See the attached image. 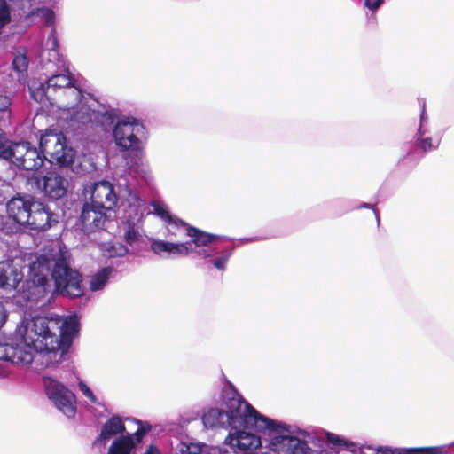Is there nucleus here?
Listing matches in <instances>:
<instances>
[{
    "label": "nucleus",
    "mask_w": 454,
    "mask_h": 454,
    "mask_svg": "<svg viewBox=\"0 0 454 454\" xmlns=\"http://www.w3.org/2000/svg\"><path fill=\"white\" fill-rule=\"evenodd\" d=\"M58 48V38L52 30L46 48L39 54V65L44 78L32 81L28 89L31 98L36 102L55 106L60 110H71L82 102V94L74 84Z\"/></svg>",
    "instance_id": "1"
},
{
    "label": "nucleus",
    "mask_w": 454,
    "mask_h": 454,
    "mask_svg": "<svg viewBox=\"0 0 454 454\" xmlns=\"http://www.w3.org/2000/svg\"><path fill=\"white\" fill-rule=\"evenodd\" d=\"M266 420V427L259 432L268 434L270 450L278 454H332L326 450L329 444L351 451L357 448L356 442L333 433L324 431L323 436L268 417Z\"/></svg>",
    "instance_id": "2"
},
{
    "label": "nucleus",
    "mask_w": 454,
    "mask_h": 454,
    "mask_svg": "<svg viewBox=\"0 0 454 454\" xmlns=\"http://www.w3.org/2000/svg\"><path fill=\"white\" fill-rule=\"evenodd\" d=\"M222 408H210L202 415L207 428H231L240 427L257 431L266 427V416L247 403L232 386L225 387L221 397Z\"/></svg>",
    "instance_id": "3"
},
{
    "label": "nucleus",
    "mask_w": 454,
    "mask_h": 454,
    "mask_svg": "<svg viewBox=\"0 0 454 454\" xmlns=\"http://www.w3.org/2000/svg\"><path fill=\"white\" fill-rule=\"evenodd\" d=\"M59 322L55 318L35 317L25 318L18 326L15 336L6 342L0 343V358L8 354L23 351L25 360L32 359L31 351L48 348L50 345L60 346L59 340Z\"/></svg>",
    "instance_id": "4"
},
{
    "label": "nucleus",
    "mask_w": 454,
    "mask_h": 454,
    "mask_svg": "<svg viewBox=\"0 0 454 454\" xmlns=\"http://www.w3.org/2000/svg\"><path fill=\"white\" fill-rule=\"evenodd\" d=\"M0 158L10 161L18 168L27 171L38 170L44 159L41 151L28 142L14 143L0 136Z\"/></svg>",
    "instance_id": "5"
},
{
    "label": "nucleus",
    "mask_w": 454,
    "mask_h": 454,
    "mask_svg": "<svg viewBox=\"0 0 454 454\" xmlns=\"http://www.w3.org/2000/svg\"><path fill=\"white\" fill-rule=\"evenodd\" d=\"M67 257V252L60 250L51 270V278L57 293L66 297L77 298L83 294L82 275L69 265Z\"/></svg>",
    "instance_id": "6"
},
{
    "label": "nucleus",
    "mask_w": 454,
    "mask_h": 454,
    "mask_svg": "<svg viewBox=\"0 0 454 454\" xmlns=\"http://www.w3.org/2000/svg\"><path fill=\"white\" fill-rule=\"evenodd\" d=\"M39 146L44 160L59 167H69L74 162L76 152L67 145L62 133L46 131L40 137Z\"/></svg>",
    "instance_id": "7"
},
{
    "label": "nucleus",
    "mask_w": 454,
    "mask_h": 454,
    "mask_svg": "<svg viewBox=\"0 0 454 454\" xmlns=\"http://www.w3.org/2000/svg\"><path fill=\"white\" fill-rule=\"evenodd\" d=\"M116 145L122 151H135L141 154L143 140L145 137L144 124L132 116H123L117 120L113 129Z\"/></svg>",
    "instance_id": "8"
},
{
    "label": "nucleus",
    "mask_w": 454,
    "mask_h": 454,
    "mask_svg": "<svg viewBox=\"0 0 454 454\" xmlns=\"http://www.w3.org/2000/svg\"><path fill=\"white\" fill-rule=\"evenodd\" d=\"M67 350L61 346L55 347L50 345L48 348H38V350H32V359L25 360V353L23 351H16V353L8 354L6 358H0V360L7 361L17 365H31L34 371L39 372L49 367L55 366L59 363Z\"/></svg>",
    "instance_id": "9"
},
{
    "label": "nucleus",
    "mask_w": 454,
    "mask_h": 454,
    "mask_svg": "<svg viewBox=\"0 0 454 454\" xmlns=\"http://www.w3.org/2000/svg\"><path fill=\"white\" fill-rule=\"evenodd\" d=\"M50 270L46 259L37 258L29 264L27 278L23 285V292L27 300L38 302L51 293V286L48 279Z\"/></svg>",
    "instance_id": "10"
},
{
    "label": "nucleus",
    "mask_w": 454,
    "mask_h": 454,
    "mask_svg": "<svg viewBox=\"0 0 454 454\" xmlns=\"http://www.w3.org/2000/svg\"><path fill=\"white\" fill-rule=\"evenodd\" d=\"M43 384L45 394L54 406L67 418L76 413V399L74 394L59 380L44 376Z\"/></svg>",
    "instance_id": "11"
},
{
    "label": "nucleus",
    "mask_w": 454,
    "mask_h": 454,
    "mask_svg": "<svg viewBox=\"0 0 454 454\" xmlns=\"http://www.w3.org/2000/svg\"><path fill=\"white\" fill-rule=\"evenodd\" d=\"M82 194L84 202L97 208L112 210L117 202L114 185L106 180L86 184Z\"/></svg>",
    "instance_id": "12"
},
{
    "label": "nucleus",
    "mask_w": 454,
    "mask_h": 454,
    "mask_svg": "<svg viewBox=\"0 0 454 454\" xmlns=\"http://www.w3.org/2000/svg\"><path fill=\"white\" fill-rule=\"evenodd\" d=\"M35 184L44 196L51 200L63 198L69 185L68 180L56 171H50L43 176L36 178Z\"/></svg>",
    "instance_id": "13"
},
{
    "label": "nucleus",
    "mask_w": 454,
    "mask_h": 454,
    "mask_svg": "<svg viewBox=\"0 0 454 454\" xmlns=\"http://www.w3.org/2000/svg\"><path fill=\"white\" fill-rule=\"evenodd\" d=\"M29 221L26 222L25 226L34 231H45L49 229L53 223H57V215L41 201L34 200L29 207Z\"/></svg>",
    "instance_id": "14"
},
{
    "label": "nucleus",
    "mask_w": 454,
    "mask_h": 454,
    "mask_svg": "<svg viewBox=\"0 0 454 454\" xmlns=\"http://www.w3.org/2000/svg\"><path fill=\"white\" fill-rule=\"evenodd\" d=\"M139 203L137 205V207H133V209L129 208L126 212L127 223L124 231V239L130 246L134 245L140 239V223L145 215L148 214L146 202Z\"/></svg>",
    "instance_id": "15"
},
{
    "label": "nucleus",
    "mask_w": 454,
    "mask_h": 454,
    "mask_svg": "<svg viewBox=\"0 0 454 454\" xmlns=\"http://www.w3.org/2000/svg\"><path fill=\"white\" fill-rule=\"evenodd\" d=\"M107 211L109 210L105 208H97L93 205L83 202L80 216L82 230L87 234L102 230L107 219Z\"/></svg>",
    "instance_id": "16"
},
{
    "label": "nucleus",
    "mask_w": 454,
    "mask_h": 454,
    "mask_svg": "<svg viewBox=\"0 0 454 454\" xmlns=\"http://www.w3.org/2000/svg\"><path fill=\"white\" fill-rule=\"evenodd\" d=\"M234 452L244 451L251 452L262 445L261 438L254 433L243 430H236L230 433L225 440Z\"/></svg>",
    "instance_id": "17"
},
{
    "label": "nucleus",
    "mask_w": 454,
    "mask_h": 454,
    "mask_svg": "<svg viewBox=\"0 0 454 454\" xmlns=\"http://www.w3.org/2000/svg\"><path fill=\"white\" fill-rule=\"evenodd\" d=\"M24 278L20 267L12 261L0 262V288L4 291L18 289Z\"/></svg>",
    "instance_id": "18"
},
{
    "label": "nucleus",
    "mask_w": 454,
    "mask_h": 454,
    "mask_svg": "<svg viewBox=\"0 0 454 454\" xmlns=\"http://www.w3.org/2000/svg\"><path fill=\"white\" fill-rule=\"evenodd\" d=\"M32 199L23 197H13L6 203V212L9 218L20 225L26 224L29 221V207L32 205Z\"/></svg>",
    "instance_id": "19"
},
{
    "label": "nucleus",
    "mask_w": 454,
    "mask_h": 454,
    "mask_svg": "<svg viewBox=\"0 0 454 454\" xmlns=\"http://www.w3.org/2000/svg\"><path fill=\"white\" fill-rule=\"evenodd\" d=\"M126 427L122 419L118 415H113L101 427L100 434L94 440V446H106V442L117 435H122Z\"/></svg>",
    "instance_id": "20"
},
{
    "label": "nucleus",
    "mask_w": 454,
    "mask_h": 454,
    "mask_svg": "<svg viewBox=\"0 0 454 454\" xmlns=\"http://www.w3.org/2000/svg\"><path fill=\"white\" fill-rule=\"evenodd\" d=\"M129 176V174H123L114 178V185L118 189L117 198L120 197L125 200L129 203V208L133 209V207H137V205L140 204L139 202L145 201L138 198L135 190L134 180H130Z\"/></svg>",
    "instance_id": "21"
},
{
    "label": "nucleus",
    "mask_w": 454,
    "mask_h": 454,
    "mask_svg": "<svg viewBox=\"0 0 454 454\" xmlns=\"http://www.w3.org/2000/svg\"><path fill=\"white\" fill-rule=\"evenodd\" d=\"M144 434L145 432L137 430L134 434L116 437L109 446L107 454H131Z\"/></svg>",
    "instance_id": "22"
},
{
    "label": "nucleus",
    "mask_w": 454,
    "mask_h": 454,
    "mask_svg": "<svg viewBox=\"0 0 454 454\" xmlns=\"http://www.w3.org/2000/svg\"><path fill=\"white\" fill-rule=\"evenodd\" d=\"M177 233H179L177 237L186 235L192 238V245L194 244V247H192V249H198L202 247L209 246L220 239L218 236L212 235L201 231L197 228L192 227L186 223L185 226H182Z\"/></svg>",
    "instance_id": "23"
},
{
    "label": "nucleus",
    "mask_w": 454,
    "mask_h": 454,
    "mask_svg": "<svg viewBox=\"0 0 454 454\" xmlns=\"http://www.w3.org/2000/svg\"><path fill=\"white\" fill-rule=\"evenodd\" d=\"M59 322V340L60 346L67 350L74 335L79 330V321L75 315L67 317L65 320L56 319Z\"/></svg>",
    "instance_id": "24"
},
{
    "label": "nucleus",
    "mask_w": 454,
    "mask_h": 454,
    "mask_svg": "<svg viewBox=\"0 0 454 454\" xmlns=\"http://www.w3.org/2000/svg\"><path fill=\"white\" fill-rule=\"evenodd\" d=\"M152 205L153 207L154 214L168 223V227L167 228L168 233V236L177 237L179 235L177 232L180 231L182 226H185V222L171 215L160 203L153 202Z\"/></svg>",
    "instance_id": "25"
},
{
    "label": "nucleus",
    "mask_w": 454,
    "mask_h": 454,
    "mask_svg": "<svg viewBox=\"0 0 454 454\" xmlns=\"http://www.w3.org/2000/svg\"><path fill=\"white\" fill-rule=\"evenodd\" d=\"M365 450H372L373 454H427L428 452L427 450L418 449V447L400 448L384 445L372 446L366 444L360 446L362 453H364Z\"/></svg>",
    "instance_id": "26"
},
{
    "label": "nucleus",
    "mask_w": 454,
    "mask_h": 454,
    "mask_svg": "<svg viewBox=\"0 0 454 454\" xmlns=\"http://www.w3.org/2000/svg\"><path fill=\"white\" fill-rule=\"evenodd\" d=\"M427 127H419L415 136L417 146L424 152L436 150L441 143V137L430 136Z\"/></svg>",
    "instance_id": "27"
},
{
    "label": "nucleus",
    "mask_w": 454,
    "mask_h": 454,
    "mask_svg": "<svg viewBox=\"0 0 454 454\" xmlns=\"http://www.w3.org/2000/svg\"><path fill=\"white\" fill-rule=\"evenodd\" d=\"M27 15L29 17H35V18L38 19L39 21L43 22L44 26L51 27V31L54 30L56 32V29L54 28L56 15L52 9H51L49 7H44V6L35 7V8H32L30 11H28ZM51 32H50L47 39H49V36L51 35ZM55 35L57 36L56 33H55ZM46 41H48V40H46ZM46 43H47V42H45L42 51L46 48Z\"/></svg>",
    "instance_id": "28"
},
{
    "label": "nucleus",
    "mask_w": 454,
    "mask_h": 454,
    "mask_svg": "<svg viewBox=\"0 0 454 454\" xmlns=\"http://www.w3.org/2000/svg\"><path fill=\"white\" fill-rule=\"evenodd\" d=\"M112 273H113L112 267H105V268H102L99 270H98L95 274H93L90 277V291L91 292L102 291L106 287Z\"/></svg>",
    "instance_id": "29"
},
{
    "label": "nucleus",
    "mask_w": 454,
    "mask_h": 454,
    "mask_svg": "<svg viewBox=\"0 0 454 454\" xmlns=\"http://www.w3.org/2000/svg\"><path fill=\"white\" fill-rule=\"evenodd\" d=\"M204 447H206L204 443L194 442L189 439L178 441L175 445L173 444L171 454H200Z\"/></svg>",
    "instance_id": "30"
},
{
    "label": "nucleus",
    "mask_w": 454,
    "mask_h": 454,
    "mask_svg": "<svg viewBox=\"0 0 454 454\" xmlns=\"http://www.w3.org/2000/svg\"><path fill=\"white\" fill-rule=\"evenodd\" d=\"M79 105V109L72 114L71 121L82 125L88 123L93 124L95 110H92L89 106L82 102Z\"/></svg>",
    "instance_id": "31"
},
{
    "label": "nucleus",
    "mask_w": 454,
    "mask_h": 454,
    "mask_svg": "<svg viewBox=\"0 0 454 454\" xmlns=\"http://www.w3.org/2000/svg\"><path fill=\"white\" fill-rule=\"evenodd\" d=\"M28 58L25 53H18L12 60L13 70L18 74L20 82H25L27 77Z\"/></svg>",
    "instance_id": "32"
},
{
    "label": "nucleus",
    "mask_w": 454,
    "mask_h": 454,
    "mask_svg": "<svg viewBox=\"0 0 454 454\" xmlns=\"http://www.w3.org/2000/svg\"><path fill=\"white\" fill-rule=\"evenodd\" d=\"M116 120V115L113 111H96L94 114L93 124L102 127L103 129H108Z\"/></svg>",
    "instance_id": "33"
},
{
    "label": "nucleus",
    "mask_w": 454,
    "mask_h": 454,
    "mask_svg": "<svg viewBox=\"0 0 454 454\" xmlns=\"http://www.w3.org/2000/svg\"><path fill=\"white\" fill-rule=\"evenodd\" d=\"M192 251V242L186 241L183 243L171 242L170 254L173 255H187Z\"/></svg>",
    "instance_id": "34"
},
{
    "label": "nucleus",
    "mask_w": 454,
    "mask_h": 454,
    "mask_svg": "<svg viewBox=\"0 0 454 454\" xmlns=\"http://www.w3.org/2000/svg\"><path fill=\"white\" fill-rule=\"evenodd\" d=\"M151 249L156 254H162L163 253H167L170 254L171 250V242L155 239L151 244Z\"/></svg>",
    "instance_id": "35"
},
{
    "label": "nucleus",
    "mask_w": 454,
    "mask_h": 454,
    "mask_svg": "<svg viewBox=\"0 0 454 454\" xmlns=\"http://www.w3.org/2000/svg\"><path fill=\"white\" fill-rule=\"evenodd\" d=\"M193 252L198 254L200 256H201L204 259H208L209 261L216 254H219L217 247L215 246V243L200 247L198 249H192Z\"/></svg>",
    "instance_id": "36"
},
{
    "label": "nucleus",
    "mask_w": 454,
    "mask_h": 454,
    "mask_svg": "<svg viewBox=\"0 0 454 454\" xmlns=\"http://www.w3.org/2000/svg\"><path fill=\"white\" fill-rule=\"evenodd\" d=\"M231 254H232V249L219 255L215 259L212 258L209 262L213 263L215 268H216L219 270L223 271L226 269V263H227L228 260L230 259V257L231 256Z\"/></svg>",
    "instance_id": "37"
},
{
    "label": "nucleus",
    "mask_w": 454,
    "mask_h": 454,
    "mask_svg": "<svg viewBox=\"0 0 454 454\" xmlns=\"http://www.w3.org/2000/svg\"><path fill=\"white\" fill-rule=\"evenodd\" d=\"M78 386L79 389L84 396H86L92 403H98L96 395L93 394L87 384H85L83 381H80Z\"/></svg>",
    "instance_id": "38"
},
{
    "label": "nucleus",
    "mask_w": 454,
    "mask_h": 454,
    "mask_svg": "<svg viewBox=\"0 0 454 454\" xmlns=\"http://www.w3.org/2000/svg\"><path fill=\"white\" fill-rule=\"evenodd\" d=\"M44 0H22L16 2L17 5L23 10L33 8L34 5L43 3Z\"/></svg>",
    "instance_id": "39"
},
{
    "label": "nucleus",
    "mask_w": 454,
    "mask_h": 454,
    "mask_svg": "<svg viewBox=\"0 0 454 454\" xmlns=\"http://www.w3.org/2000/svg\"><path fill=\"white\" fill-rule=\"evenodd\" d=\"M11 105V100L8 97L4 95H0V111L4 112L8 110Z\"/></svg>",
    "instance_id": "40"
},
{
    "label": "nucleus",
    "mask_w": 454,
    "mask_h": 454,
    "mask_svg": "<svg viewBox=\"0 0 454 454\" xmlns=\"http://www.w3.org/2000/svg\"><path fill=\"white\" fill-rule=\"evenodd\" d=\"M382 2H383V0H365V5L370 10H376L380 6Z\"/></svg>",
    "instance_id": "41"
},
{
    "label": "nucleus",
    "mask_w": 454,
    "mask_h": 454,
    "mask_svg": "<svg viewBox=\"0 0 454 454\" xmlns=\"http://www.w3.org/2000/svg\"><path fill=\"white\" fill-rule=\"evenodd\" d=\"M8 317L4 306L0 302V328L4 325Z\"/></svg>",
    "instance_id": "42"
},
{
    "label": "nucleus",
    "mask_w": 454,
    "mask_h": 454,
    "mask_svg": "<svg viewBox=\"0 0 454 454\" xmlns=\"http://www.w3.org/2000/svg\"><path fill=\"white\" fill-rule=\"evenodd\" d=\"M143 454H162V452L154 444H150L149 446L146 447Z\"/></svg>",
    "instance_id": "43"
},
{
    "label": "nucleus",
    "mask_w": 454,
    "mask_h": 454,
    "mask_svg": "<svg viewBox=\"0 0 454 454\" xmlns=\"http://www.w3.org/2000/svg\"><path fill=\"white\" fill-rule=\"evenodd\" d=\"M427 116L426 112H425V105H423L422 112H421V114H420V125H419V127H426L425 124L427 123Z\"/></svg>",
    "instance_id": "44"
},
{
    "label": "nucleus",
    "mask_w": 454,
    "mask_h": 454,
    "mask_svg": "<svg viewBox=\"0 0 454 454\" xmlns=\"http://www.w3.org/2000/svg\"><path fill=\"white\" fill-rule=\"evenodd\" d=\"M128 253L129 249L126 247L121 245L119 247V251L116 253V254L119 256H122L127 254Z\"/></svg>",
    "instance_id": "45"
},
{
    "label": "nucleus",
    "mask_w": 454,
    "mask_h": 454,
    "mask_svg": "<svg viewBox=\"0 0 454 454\" xmlns=\"http://www.w3.org/2000/svg\"><path fill=\"white\" fill-rule=\"evenodd\" d=\"M8 372L0 365V378L6 377Z\"/></svg>",
    "instance_id": "46"
},
{
    "label": "nucleus",
    "mask_w": 454,
    "mask_h": 454,
    "mask_svg": "<svg viewBox=\"0 0 454 454\" xmlns=\"http://www.w3.org/2000/svg\"><path fill=\"white\" fill-rule=\"evenodd\" d=\"M360 207H365V208H369L371 207V205L367 204V203H363Z\"/></svg>",
    "instance_id": "47"
}]
</instances>
